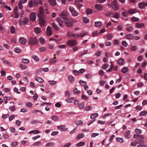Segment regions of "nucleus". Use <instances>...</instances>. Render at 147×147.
I'll return each instance as SVG.
<instances>
[{
  "label": "nucleus",
  "mask_w": 147,
  "mask_h": 147,
  "mask_svg": "<svg viewBox=\"0 0 147 147\" xmlns=\"http://www.w3.org/2000/svg\"><path fill=\"white\" fill-rule=\"evenodd\" d=\"M67 12L63 11L62 13L60 14L59 16L63 19L66 26L68 27H71L74 23H76L77 22V21L71 18H68L67 17Z\"/></svg>",
  "instance_id": "nucleus-1"
},
{
  "label": "nucleus",
  "mask_w": 147,
  "mask_h": 147,
  "mask_svg": "<svg viewBox=\"0 0 147 147\" xmlns=\"http://www.w3.org/2000/svg\"><path fill=\"white\" fill-rule=\"evenodd\" d=\"M44 11L42 6L39 8V12L38 16L39 18V23L41 26H43L45 24V16L44 14Z\"/></svg>",
  "instance_id": "nucleus-2"
},
{
  "label": "nucleus",
  "mask_w": 147,
  "mask_h": 147,
  "mask_svg": "<svg viewBox=\"0 0 147 147\" xmlns=\"http://www.w3.org/2000/svg\"><path fill=\"white\" fill-rule=\"evenodd\" d=\"M117 0H114L111 3V6L114 11H117L119 9V6L117 2Z\"/></svg>",
  "instance_id": "nucleus-3"
},
{
  "label": "nucleus",
  "mask_w": 147,
  "mask_h": 147,
  "mask_svg": "<svg viewBox=\"0 0 147 147\" xmlns=\"http://www.w3.org/2000/svg\"><path fill=\"white\" fill-rule=\"evenodd\" d=\"M28 42L29 44L31 45H33L34 44H37L38 43V40L36 37L30 38Z\"/></svg>",
  "instance_id": "nucleus-4"
},
{
  "label": "nucleus",
  "mask_w": 147,
  "mask_h": 147,
  "mask_svg": "<svg viewBox=\"0 0 147 147\" xmlns=\"http://www.w3.org/2000/svg\"><path fill=\"white\" fill-rule=\"evenodd\" d=\"M69 9L71 13L72 16L74 17H76L78 15V13L77 12L73 6H69Z\"/></svg>",
  "instance_id": "nucleus-5"
},
{
  "label": "nucleus",
  "mask_w": 147,
  "mask_h": 147,
  "mask_svg": "<svg viewBox=\"0 0 147 147\" xmlns=\"http://www.w3.org/2000/svg\"><path fill=\"white\" fill-rule=\"evenodd\" d=\"M77 43L76 40L71 39L67 41V44L69 47H72L75 46L77 44Z\"/></svg>",
  "instance_id": "nucleus-6"
},
{
  "label": "nucleus",
  "mask_w": 147,
  "mask_h": 147,
  "mask_svg": "<svg viewBox=\"0 0 147 147\" xmlns=\"http://www.w3.org/2000/svg\"><path fill=\"white\" fill-rule=\"evenodd\" d=\"M52 33L53 31L51 28L49 26H48L46 30L47 35L48 36H50L52 35Z\"/></svg>",
  "instance_id": "nucleus-7"
},
{
  "label": "nucleus",
  "mask_w": 147,
  "mask_h": 147,
  "mask_svg": "<svg viewBox=\"0 0 147 147\" xmlns=\"http://www.w3.org/2000/svg\"><path fill=\"white\" fill-rule=\"evenodd\" d=\"M147 5V3L144 2H140L139 3L138 6L139 8L143 9L145 8Z\"/></svg>",
  "instance_id": "nucleus-8"
},
{
  "label": "nucleus",
  "mask_w": 147,
  "mask_h": 147,
  "mask_svg": "<svg viewBox=\"0 0 147 147\" xmlns=\"http://www.w3.org/2000/svg\"><path fill=\"white\" fill-rule=\"evenodd\" d=\"M19 40V43L22 45H25L27 42L26 39L23 37H21L20 38Z\"/></svg>",
  "instance_id": "nucleus-9"
},
{
  "label": "nucleus",
  "mask_w": 147,
  "mask_h": 147,
  "mask_svg": "<svg viewBox=\"0 0 147 147\" xmlns=\"http://www.w3.org/2000/svg\"><path fill=\"white\" fill-rule=\"evenodd\" d=\"M57 128L59 130H62V131H65L67 129V128L65 127L64 125L58 126Z\"/></svg>",
  "instance_id": "nucleus-10"
},
{
  "label": "nucleus",
  "mask_w": 147,
  "mask_h": 147,
  "mask_svg": "<svg viewBox=\"0 0 147 147\" xmlns=\"http://www.w3.org/2000/svg\"><path fill=\"white\" fill-rule=\"evenodd\" d=\"M63 20V19H62L60 18H57L56 20L57 22L59 24L60 27H63V24L64 23Z\"/></svg>",
  "instance_id": "nucleus-11"
},
{
  "label": "nucleus",
  "mask_w": 147,
  "mask_h": 147,
  "mask_svg": "<svg viewBox=\"0 0 147 147\" xmlns=\"http://www.w3.org/2000/svg\"><path fill=\"white\" fill-rule=\"evenodd\" d=\"M36 14L34 12L32 13L30 15V20L32 21H34L36 20Z\"/></svg>",
  "instance_id": "nucleus-12"
},
{
  "label": "nucleus",
  "mask_w": 147,
  "mask_h": 147,
  "mask_svg": "<svg viewBox=\"0 0 147 147\" xmlns=\"http://www.w3.org/2000/svg\"><path fill=\"white\" fill-rule=\"evenodd\" d=\"M14 13L15 15L14 16L15 18H19V12L17 7H16L14 9Z\"/></svg>",
  "instance_id": "nucleus-13"
},
{
  "label": "nucleus",
  "mask_w": 147,
  "mask_h": 147,
  "mask_svg": "<svg viewBox=\"0 0 147 147\" xmlns=\"http://www.w3.org/2000/svg\"><path fill=\"white\" fill-rule=\"evenodd\" d=\"M42 123V122L41 121H39L37 120H33L30 122V123L32 124L35 125L38 123Z\"/></svg>",
  "instance_id": "nucleus-14"
},
{
  "label": "nucleus",
  "mask_w": 147,
  "mask_h": 147,
  "mask_svg": "<svg viewBox=\"0 0 147 147\" xmlns=\"http://www.w3.org/2000/svg\"><path fill=\"white\" fill-rule=\"evenodd\" d=\"M125 38L128 40H132L134 39V35L132 34H128L126 35Z\"/></svg>",
  "instance_id": "nucleus-15"
},
{
  "label": "nucleus",
  "mask_w": 147,
  "mask_h": 147,
  "mask_svg": "<svg viewBox=\"0 0 147 147\" xmlns=\"http://www.w3.org/2000/svg\"><path fill=\"white\" fill-rule=\"evenodd\" d=\"M95 6L96 9L99 11L102 10L103 8L102 5L98 4H96Z\"/></svg>",
  "instance_id": "nucleus-16"
},
{
  "label": "nucleus",
  "mask_w": 147,
  "mask_h": 147,
  "mask_svg": "<svg viewBox=\"0 0 147 147\" xmlns=\"http://www.w3.org/2000/svg\"><path fill=\"white\" fill-rule=\"evenodd\" d=\"M130 133V131L129 130L126 131L125 134H124V136L127 139H129L131 138V136L129 135V134Z\"/></svg>",
  "instance_id": "nucleus-17"
},
{
  "label": "nucleus",
  "mask_w": 147,
  "mask_h": 147,
  "mask_svg": "<svg viewBox=\"0 0 147 147\" xmlns=\"http://www.w3.org/2000/svg\"><path fill=\"white\" fill-rule=\"evenodd\" d=\"M67 78L68 81L71 83H73L74 81V77L71 75H69L68 76Z\"/></svg>",
  "instance_id": "nucleus-18"
},
{
  "label": "nucleus",
  "mask_w": 147,
  "mask_h": 147,
  "mask_svg": "<svg viewBox=\"0 0 147 147\" xmlns=\"http://www.w3.org/2000/svg\"><path fill=\"white\" fill-rule=\"evenodd\" d=\"M136 27L138 28H140L144 27V24L143 23H137L136 24Z\"/></svg>",
  "instance_id": "nucleus-19"
},
{
  "label": "nucleus",
  "mask_w": 147,
  "mask_h": 147,
  "mask_svg": "<svg viewBox=\"0 0 147 147\" xmlns=\"http://www.w3.org/2000/svg\"><path fill=\"white\" fill-rule=\"evenodd\" d=\"M137 11V9H130L128 11V12L129 14H133Z\"/></svg>",
  "instance_id": "nucleus-20"
},
{
  "label": "nucleus",
  "mask_w": 147,
  "mask_h": 147,
  "mask_svg": "<svg viewBox=\"0 0 147 147\" xmlns=\"http://www.w3.org/2000/svg\"><path fill=\"white\" fill-rule=\"evenodd\" d=\"M35 80L39 83H42L44 82V80L42 78L38 76L35 77Z\"/></svg>",
  "instance_id": "nucleus-21"
},
{
  "label": "nucleus",
  "mask_w": 147,
  "mask_h": 147,
  "mask_svg": "<svg viewBox=\"0 0 147 147\" xmlns=\"http://www.w3.org/2000/svg\"><path fill=\"white\" fill-rule=\"evenodd\" d=\"M85 144V142H80L76 145V146L77 147H80L84 146Z\"/></svg>",
  "instance_id": "nucleus-22"
},
{
  "label": "nucleus",
  "mask_w": 147,
  "mask_h": 147,
  "mask_svg": "<svg viewBox=\"0 0 147 147\" xmlns=\"http://www.w3.org/2000/svg\"><path fill=\"white\" fill-rule=\"evenodd\" d=\"M84 137V135L83 134H80L77 135L76 137V138L77 140H79L83 138Z\"/></svg>",
  "instance_id": "nucleus-23"
},
{
  "label": "nucleus",
  "mask_w": 147,
  "mask_h": 147,
  "mask_svg": "<svg viewBox=\"0 0 147 147\" xmlns=\"http://www.w3.org/2000/svg\"><path fill=\"white\" fill-rule=\"evenodd\" d=\"M124 63V59L122 58H120L118 61V63L119 65H123Z\"/></svg>",
  "instance_id": "nucleus-24"
},
{
  "label": "nucleus",
  "mask_w": 147,
  "mask_h": 147,
  "mask_svg": "<svg viewBox=\"0 0 147 147\" xmlns=\"http://www.w3.org/2000/svg\"><path fill=\"white\" fill-rule=\"evenodd\" d=\"M48 2L52 6H55L56 5L55 0H48Z\"/></svg>",
  "instance_id": "nucleus-25"
},
{
  "label": "nucleus",
  "mask_w": 147,
  "mask_h": 147,
  "mask_svg": "<svg viewBox=\"0 0 147 147\" xmlns=\"http://www.w3.org/2000/svg\"><path fill=\"white\" fill-rule=\"evenodd\" d=\"M128 70V68L127 67H124L122 69L121 72L123 74H125L127 72Z\"/></svg>",
  "instance_id": "nucleus-26"
},
{
  "label": "nucleus",
  "mask_w": 147,
  "mask_h": 147,
  "mask_svg": "<svg viewBox=\"0 0 147 147\" xmlns=\"http://www.w3.org/2000/svg\"><path fill=\"white\" fill-rule=\"evenodd\" d=\"M138 49V47L136 46L131 45L129 49L131 51H135Z\"/></svg>",
  "instance_id": "nucleus-27"
},
{
  "label": "nucleus",
  "mask_w": 147,
  "mask_h": 147,
  "mask_svg": "<svg viewBox=\"0 0 147 147\" xmlns=\"http://www.w3.org/2000/svg\"><path fill=\"white\" fill-rule=\"evenodd\" d=\"M129 13L128 12V11L126 10L124 11L122 13V15L124 17H128L129 16Z\"/></svg>",
  "instance_id": "nucleus-28"
},
{
  "label": "nucleus",
  "mask_w": 147,
  "mask_h": 147,
  "mask_svg": "<svg viewBox=\"0 0 147 147\" xmlns=\"http://www.w3.org/2000/svg\"><path fill=\"white\" fill-rule=\"evenodd\" d=\"M28 6L30 7H32L34 5H35V1L31 0L28 3Z\"/></svg>",
  "instance_id": "nucleus-29"
},
{
  "label": "nucleus",
  "mask_w": 147,
  "mask_h": 147,
  "mask_svg": "<svg viewBox=\"0 0 147 147\" xmlns=\"http://www.w3.org/2000/svg\"><path fill=\"white\" fill-rule=\"evenodd\" d=\"M40 133V131L37 130L31 131L29 132V134H38Z\"/></svg>",
  "instance_id": "nucleus-30"
},
{
  "label": "nucleus",
  "mask_w": 147,
  "mask_h": 147,
  "mask_svg": "<svg viewBox=\"0 0 147 147\" xmlns=\"http://www.w3.org/2000/svg\"><path fill=\"white\" fill-rule=\"evenodd\" d=\"M98 116V114L97 113L92 114L90 117V118L92 119H95L96 120L95 118Z\"/></svg>",
  "instance_id": "nucleus-31"
},
{
  "label": "nucleus",
  "mask_w": 147,
  "mask_h": 147,
  "mask_svg": "<svg viewBox=\"0 0 147 147\" xmlns=\"http://www.w3.org/2000/svg\"><path fill=\"white\" fill-rule=\"evenodd\" d=\"M83 123V122L81 120H78L75 122L76 124L78 126L81 125H82Z\"/></svg>",
  "instance_id": "nucleus-32"
},
{
  "label": "nucleus",
  "mask_w": 147,
  "mask_h": 147,
  "mask_svg": "<svg viewBox=\"0 0 147 147\" xmlns=\"http://www.w3.org/2000/svg\"><path fill=\"white\" fill-rule=\"evenodd\" d=\"M42 2L41 0H35V6H37L38 4H41Z\"/></svg>",
  "instance_id": "nucleus-33"
},
{
  "label": "nucleus",
  "mask_w": 147,
  "mask_h": 147,
  "mask_svg": "<svg viewBox=\"0 0 147 147\" xmlns=\"http://www.w3.org/2000/svg\"><path fill=\"white\" fill-rule=\"evenodd\" d=\"M119 13H114L112 14V17L116 19L119 18Z\"/></svg>",
  "instance_id": "nucleus-34"
},
{
  "label": "nucleus",
  "mask_w": 147,
  "mask_h": 147,
  "mask_svg": "<svg viewBox=\"0 0 147 147\" xmlns=\"http://www.w3.org/2000/svg\"><path fill=\"white\" fill-rule=\"evenodd\" d=\"M52 26H53V27L54 29L56 30V31H57V30H58L59 29V27L57 26L55 24V23H53L52 24Z\"/></svg>",
  "instance_id": "nucleus-35"
},
{
  "label": "nucleus",
  "mask_w": 147,
  "mask_h": 147,
  "mask_svg": "<svg viewBox=\"0 0 147 147\" xmlns=\"http://www.w3.org/2000/svg\"><path fill=\"white\" fill-rule=\"evenodd\" d=\"M48 83L51 85H55L57 83V82L54 80H49L48 81Z\"/></svg>",
  "instance_id": "nucleus-36"
},
{
  "label": "nucleus",
  "mask_w": 147,
  "mask_h": 147,
  "mask_svg": "<svg viewBox=\"0 0 147 147\" xmlns=\"http://www.w3.org/2000/svg\"><path fill=\"white\" fill-rule=\"evenodd\" d=\"M16 31V28L13 26L11 27L10 30V32L11 34H14Z\"/></svg>",
  "instance_id": "nucleus-37"
},
{
  "label": "nucleus",
  "mask_w": 147,
  "mask_h": 147,
  "mask_svg": "<svg viewBox=\"0 0 147 147\" xmlns=\"http://www.w3.org/2000/svg\"><path fill=\"white\" fill-rule=\"evenodd\" d=\"M102 25V23L100 22H94V25L96 27L100 26Z\"/></svg>",
  "instance_id": "nucleus-38"
},
{
  "label": "nucleus",
  "mask_w": 147,
  "mask_h": 147,
  "mask_svg": "<svg viewBox=\"0 0 147 147\" xmlns=\"http://www.w3.org/2000/svg\"><path fill=\"white\" fill-rule=\"evenodd\" d=\"M39 41L41 44H44L45 42L44 39L42 37H41L40 38Z\"/></svg>",
  "instance_id": "nucleus-39"
},
{
  "label": "nucleus",
  "mask_w": 147,
  "mask_h": 147,
  "mask_svg": "<svg viewBox=\"0 0 147 147\" xmlns=\"http://www.w3.org/2000/svg\"><path fill=\"white\" fill-rule=\"evenodd\" d=\"M84 102H82L78 104V106L80 109H82L84 108Z\"/></svg>",
  "instance_id": "nucleus-40"
},
{
  "label": "nucleus",
  "mask_w": 147,
  "mask_h": 147,
  "mask_svg": "<svg viewBox=\"0 0 147 147\" xmlns=\"http://www.w3.org/2000/svg\"><path fill=\"white\" fill-rule=\"evenodd\" d=\"M22 61L23 63L25 64H28L30 62L29 61L28 59L24 58L22 59Z\"/></svg>",
  "instance_id": "nucleus-41"
},
{
  "label": "nucleus",
  "mask_w": 147,
  "mask_h": 147,
  "mask_svg": "<svg viewBox=\"0 0 147 147\" xmlns=\"http://www.w3.org/2000/svg\"><path fill=\"white\" fill-rule=\"evenodd\" d=\"M74 100V98H66L65 99L66 101L69 103H71Z\"/></svg>",
  "instance_id": "nucleus-42"
},
{
  "label": "nucleus",
  "mask_w": 147,
  "mask_h": 147,
  "mask_svg": "<svg viewBox=\"0 0 147 147\" xmlns=\"http://www.w3.org/2000/svg\"><path fill=\"white\" fill-rule=\"evenodd\" d=\"M83 22L85 23H87L89 22V20L87 17H83Z\"/></svg>",
  "instance_id": "nucleus-43"
},
{
  "label": "nucleus",
  "mask_w": 147,
  "mask_h": 147,
  "mask_svg": "<svg viewBox=\"0 0 147 147\" xmlns=\"http://www.w3.org/2000/svg\"><path fill=\"white\" fill-rule=\"evenodd\" d=\"M126 30L128 32H131L133 30V28L132 26H129L127 27Z\"/></svg>",
  "instance_id": "nucleus-44"
},
{
  "label": "nucleus",
  "mask_w": 147,
  "mask_h": 147,
  "mask_svg": "<svg viewBox=\"0 0 147 147\" xmlns=\"http://www.w3.org/2000/svg\"><path fill=\"white\" fill-rule=\"evenodd\" d=\"M55 144L53 142H49L46 144V146L47 147L53 146Z\"/></svg>",
  "instance_id": "nucleus-45"
},
{
  "label": "nucleus",
  "mask_w": 147,
  "mask_h": 147,
  "mask_svg": "<svg viewBox=\"0 0 147 147\" xmlns=\"http://www.w3.org/2000/svg\"><path fill=\"white\" fill-rule=\"evenodd\" d=\"M131 20L133 22H137L139 21L138 18H137L135 17L131 18Z\"/></svg>",
  "instance_id": "nucleus-46"
},
{
  "label": "nucleus",
  "mask_w": 147,
  "mask_h": 147,
  "mask_svg": "<svg viewBox=\"0 0 147 147\" xmlns=\"http://www.w3.org/2000/svg\"><path fill=\"white\" fill-rule=\"evenodd\" d=\"M73 92L74 94H78L80 93V91L78 90L76 88H74L73 90Z\"/></svg>",
  "instance_id": "nucleus-47"
},
{
  "label": "nucleus",
  "mask_w": 147,
  "mask_h": 147,
  "mask_svg": "<svg viewBox=\"0 0 147 147\" xmlns=\"http://www.w3.org/2000/svg\"><path fill=\"white\" fill-rule=\"evenodd\" d=\"M113 35L112 34H107L106 37L109 40H111L112 38Z\"/></svg>",
  "instance_id": "nucleus-48"
},
{
  "label": "nucleus",
  "mask_w": 147,
  "mask_h": 147,
  "mask_svg": "<svg viewBox=\"0 0 147 147\" xmlns=\"http://www.w3.org/2000/svg\"><path fill=\"white\" fill-rule=\"evenodd\" d=\"M116 140L120 143H122L123 142V140L122 138H116Z\"/></svg>",
  "instance_id": "nucleus-49"
},
{
  "label": "nucleus",
  "mask_w": 147,
  "mask_h": 147,
  "mask_svg": "<svg viewBox=\"0 0 147 147\" xmlns=\"http://www.w3.org/2000/svg\"><path fill=\"white\" fill-rule=\"evenodd\" d=\"M88 50H85L83 52H82L81 54L80 55V58L83 55L86 54L88 52Z\"/></svg>",
  "instance_id": "nucleus-50"
},
{
  "label": "nucleus",
  "mask_w": 147,
  "mask_h": 147,
  "mask_svg": "<svg viewBox=\"0 0 147 147\" xmlns=\"http://www.w3.org/2000/svg\"><path fill=\"white\" fill-rule=\"evenodd\" d=\"M34 31L36 33H39L40 32V29L39 28H34Z\"/></svg>",
  "instance_id": "nucleus-51"
},
{
  "label": "nucleus",
  "mask_w": 147,
  "mask_h": 147,
  "mask_svg": "<svg viewBox=\"0 0 147 147\" xmlns=\"http://www.w3.org/2000/svg\"><path fill=\"white\" fill-rule=\"evenodd\" d=\"M146 114H147V111H144L141 112L140 113V116H144Z\"/></svg>",
  "instance_id": "nucleus-52"
},
{
  "label": "nucleus",
  "mask_w": 147,
  "mask_h": 147,
  "mask_svg": "<svg viewBox=\"0 0 147 147\" xmlns=\"http://www.w3.org/2000/svg\"><path fill=\"white\" fill-rule=\"evenodd\" d=\"M93 76L91 74H88L85 76V77L87 79H89L92 78Z\"/></svg>",
  "instance_id": "nucleus-53"
},
{
  "label": "nucleus",
  "mask_w": 147,
  "mask_h": 147,
  "mask_svg": "<svg viewBox=\"0 0 147 147\" xmlns=\"http://www.w3.org/2000/svg\"><path fill=\"white\" fill-rule=\"evenodd\" d=\"M28 18H25L24 19V20L23 21V23L24 24H27L28 22Z\"/></svg>",
  "instance_id": "nucleus-54"
},
{
  "label": "nucleus",
  "mask_w": 147,
  "mask_h": 147,
  "mask_svg": "<svg viewBox=\"0 0 147 147\" xmlns=\"http://www.w3.org/2000/svg\"><path fill=\"white\" fill-rule=\"evenodd\" d=\"M1 60L3 62L5 63L8 64H10V63L8 61L6 60L4 58L2 59Z\"/></svg>",
  "instance_id": "nucleus-55"
},
{
  "label": "nucleus",
  "mask_w": 147,
  "mask_h": 147,
  "mask_svg": "<svg viewBox=\"0 0 147 147\" xmlns=\"http://www.w3.org/2000/svg\"><path fill=\"white\" fill-rule=\"evenodd\" d=\"M87 34V32H81L80 34V36L81 37H83L85 35H86Z\"/></svg>",
  "instance_id": "nucleus-56"
},
{
  "label": "nucleus",
  "mask_w": 147,
  "mask_h": 147,
  "mask_svg": "<svg viewBox=\"0 0 147 147\" xmlns=\"http://www.w3.org/2000/svg\"><path fill=\"white\" fill-rule=\"evenodd\" d=\"M33 59H34V60L36 62L38 61H39V59L38 57L34 55L32 57Z\"/></svg>",
  "instance_id": "nucleus-57"
},
{
  "label": "nucleus",
  "mask_w": 147,
  "mask_h": 147,
  "mask_svg": "<svg viewBox=\"0 0 147 147\" xmlns=\"http://www.w3.org/2000/svg\"><path fill=\"white\" fill-rule=\"evenodd\" d=\"M18 145V143L16 142H13L11 144L12 147H16Z\"/></svg>",
  "instance_id": "nucleus-58"
},
{
  "label": "nucleus",
  "mask_w": 147,
  "mask_h": 147,
  "mask_svg": "<svg viewBox=\"0 0 147 147\" xmlns=\"http://www.w3.org/2000/svg\"><path fill=\"white\" fill-rule=\"evenodd\" d=\"M121 44L123 46L126 47L128 46V44L125 41H123L121 42Z\"/></svg>",
  "instance_id": "nucleus-59"
},
{
  "label": "nucleus",
  "mask_w": 147,
  "mask_h": 147,
  "mask_svg": "<svg viewBox=\"0 0 147 147\" xmlns=\"http://www.w3.org/2000/svg\"><path fill=\"white\" fill-rule=\"evenodd\" d=\"M46 50V48L45 47H42L40 49V51L41 52H44Z\"/></svg>",
  "instance_id": "nucleus-60"
},
{
  "label": "nucleus",
  "mask_w": 147,
  "mask_h": 147,
  "mask_svg": "<svg viewBox=\"0 0 147 147\" xmlns=\"http://www.w3.org/2000/svg\"><path fill=\"white\" fill-rule=\"evenodd\" d=\"M15 116L14 115L10 116L8 118L9 121H11L13 119H14V118H15Z\"/></svg>",
  "instance_id": "nucleus-61"
},
{
  "label": "nucleus",
  "mask_w": 147,
  "mask_h": 147,
  "mask_svg": "<svg viewBox=\"0 0 147 147\" xmlns=\"http://www.w3.org/2000/svg\"><path fill=\"white\" fill-rule=\"evenodd\" d=\"M113 67V64H112V63L111 62V65H110V68L107 70V71L108 72H109V71H111Z\"/></svg>",
  "instance_id": "nucleus-62"
},
{
  "label": "nucleus",
  "mask_w": 147,
  "mask_h": 147,
  "mask_svg": "<svg viewBox=\"0 0 147 147\" xmlns=\"http://www.w3.org/2000/svg\"><path fill=\"white\" fill-rule=\"evenodd\" d=\"M92 109L91 106H88L84 108V109L86 111H88L91 110Z\"/></svg>",
  "instance_id": "nucleus-63"
},
{
  "label": "nucleus",
  "mask_w": 147,
  "mask_h": 147,
  "mask_svg": "<svg viewBox=\"0 0 147 147\" xmlns=\"http://www.w3.org/2000/svg\"><path fill=\"white\" fill-rule=\"evenodd\" d=\"M52 119L54 121H56L58 120V117L56 116H53L52 117Z\"/></svg>",
  "instance_id": "nucleus-64"
}]
</instances>
